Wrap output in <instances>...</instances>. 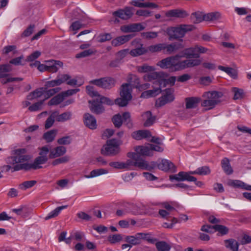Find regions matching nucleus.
Wrapping results in <instances>:
<instances>
[{
	"instance_id": "f257e3e1",
	"label": "nucleus",
	"mask_w": 251,
	"mask_h": 251,
	"mask_svg": "<svg viewBox=\"0 0 251 251\" xmlns=\"http://www.w3.org/2000/svg\"><path fill=\"white\" fill-rule=\"evenodd\" d=\"M201 63V59H186L181 61L178 54H176L158 61L156 65L163 69H169L172 71H177L198 66Z\"/></svg>"
},
{
	"instance_id": "f03ea898",
	"label": "nucleus",
	"mask_w": 251,
	"mask_h": 251,
	"mask_svg": "<svg viewBox=\"0 0 251 251\" xmlns=\"http://www.w3.org/2000/svg\"><path fill=\"white\" fill-rule=\"evenodd\" d=\"M164 75L162 72H151L144 75V80L147 81H151L154 80V85L158 86V87L153 86L152 90L146 91L143 92L141 97L143 98H148L151 97H154L159 94L161 92V86L162 84H165Z\"/></svg>"
},
{
	"instance_id": "7ed1b4c3",
	"label": "nucleus",
	"mask_w": 251,
	"mask_h": 251,
	"mask_svg": "<svg viewBox=\"0 0 251 251\" xmlns=\"http://www.w3.org/2000/svg\"><path fill=\"white\" fill-rule=\"evenodd\" d=\"M132 88L129 83H124L121 86L120 98L115 99L114 101L109 98L103 96H100V103L112 105L114 103L120 107H124L127 105L129 101L132 99Z\"/></svg>"
},
{
	"instance_id": "20e7f679",
	"label": "nucleus",
	"mask_w": 251,
	"mask_h": 251,
	"mask_svg": "<svg viewBox=\"0 0 251 251\" xmlns=\"http://www.w3.org/2000/svg\"><path fill=\"white\" fill-rule=\"evenodd\" d=\"M25 152L26 150L25 149L16 150L15 151V155L6 158L5 161L7 165H3L1 167V171L2 172H8L11 169L12 172L24 170V169H17V168L22 166L23 161L29 158L28 156H22V154H25Z\"/></svg>"
},
{
	"instance_id": "39448f33",
	"label": "nucleus",
	"mask_w": 251,
	"mask_h": 251,
	"mask_svg": "<svg viewBox=\"0 0 251 251\" xmlns=\"http://www.w3.org/2000/svg\"><path fill=\"white\" fill-rule=\"evenodd\" d=\"M223 96V94L221 92L216 91L206 92L202 95L204 100L201 102V105L208 107V109H211L221 102L220 99Z\"/></svg>"
},
{
	"instance_id": "423d86ee",
	"label": "nucleus",
	"mask_w": 251,
	"mask_h": 251,
	"mask_svg": "<svg viewBox=\"0 0 251 251\" xmlns=\"http://www.w3.org/2000/svg\"><path fill=\"white\" fill-rule=\"evenodd\" d=\"M121 142L115 139L108 140L101 149V153L106 156H115L120 152Z\"/></svg>"
},
{
	"instance_id": "0eeeda50",
	"label": "nucleus",
	"mask_w": 251,
	"mask_h": 251,
	"mask_svg": "<svg viewBox=\"0 0 251 251\" xmlns=\"http://www.w3.org/2000/svg\"><path fill=\"white\" fill-rule=\"evenodd\" d=\"M22 156H28L29 158L26 160L23 161L22 166L17 168V169H24L25 171H28L31 169H34L35 170L41 168H42V166L39 165L45 163L48 160V158L39 156L35 159L33 163H29L28 161L31 158V156L29 155H25L24 154H22Z\"/></svg>"
},
{
	"instance_id": "6e6552de",
	"label": "nucleus",
	"mask_w": 251,
	"mask_h": 251,
	"mask_svg": "<svg viewBox=\"0 0 251 251\" xmlns=\"http://www.w3.org/2000/svg\"><path fill=\"white\" fill-rule=\"evenodd\" d=\"M71 116L72 113L69 111L65 112L61 114H59L58 111H54L47 119L45 126H52L55 120L60 122L66 121L70 120Z\"/></svg>"
},
{
	"instance_id": "1a4fd4ad",
	"label": "nucleus",
	"mask_w": 251,
	"mask_h": 251,
	"mask_svg": "<svg viewBox=\"0 0 251 251\" xmlns=\"http://www.w3.org/2000/svg\"><path fill=\"white\" fill-rule=\"evenodd\" d=\"M90 82L102 88L109 89L115 86L116 80L113 78L110 77H104L99 79H93L90 81Z\"/></svg>"
},
{
	"instance_id": "9d476101",
	"label": "nucleus",
	"mask_w": 251,
	"mask_h": 251,
	"mask_svg": "<svg viewBox=\"0 0 251 251\" xmlns=\"http://www.w3.org/2000/svg\"><path fill=\"white\" fill-rule=\"evenodd\" d=\"M127 156L132 159H128L125 162H124V169L129 170L131 169L132 166H135L141 169V167L143 166L142 163V159L139 158L137 153L128 152Z\"/></svg>"
},
{
	"instance_id": "9b49d317",
	"label": "nucleus",
	"mask_w": 251,
	"mask_h": 251,
	"mask_svg": "<svg viewBox=\"0 0 251 251\" xmlns=\"http://www.w3.org/2000/svg\"><path fill=\"white\" fill-rule=\"evenodd\" d=\"M186 102V109L179 112V115L184 118H189L190 116L187 115L188 109L196 108L200 101V99L198 97H189L185 99Z\"/></svg>"
},
{
	"instance_id": "f8f14e48",
	"label": "nucleus",
	"mask_w": 251,
	"mask_h": 251,
	"mask_svg": "<svg viewBox=\"0 0 251 251\" xmlns=\"http://www.w3.org/2000/svg\"><path fill=\"white\" fill-rule=\"evenodd\" d=\"M133 8L126 7L124 9H120L113 12L114 16L117 17L122 20H127L129 19L133 15Z\"/></svg>"
},
{
	"instance_id": "ddd939ff",
	"label": "nucleus",
	"mask_w": 251,
	"mask_h": 251,
	"mask_svg": "<svg viewBox=\"0 0 251 251\" xmlns=\"http://www.w3.org/2000/svg\"><path fill=\"white\" fill-rule=\"evenodd\" d=\"M166 33L169 36V39H177L184 36V32L181 30L180 26L169 27L166 29Z\"/></svg>"
},
{
	"instance_id": "4468645a",
	"label": "nucleus",
	"mask_w": 251,
	"mask_h": 251,
	"mask_svg": "<svg viewBox=\"0 0 251 251\" xmlns=\"http://www.w3.org/2000/svg\"><path fill=\"white\" fill-rule=\"evenodd\" d=\"M145 26L141 23L130 24L120 27L121 31L123 33L135 32L144 30Z\"/></svg>"
},
{
	"instance_id": "2eb2a0df",
	"label": "nucleus",
	"mask_w": 251,
	"mask_h": 251,
	"mask_svg": "<svg viewBox=\"0 0 251 251\" xmlns=\"http://www.w3.org/2000/svg\"><path fill=\"white\" fill-rule=\"evenodd\" d=\"M165 93L164 96L160 98L157 101V104L158 106H162L167 103L171 102L175 99L173 90L166 89Z\"/></svg>"
},
{
	"instance_id": "dca6fc26",
	"label": "nucleus",
	"mask_w": 251,
	"mask_h": 251,
	"mask_svg": "<svg viewBox=\"0 0 251 251\" xmlns=\"http://www.w3.org/2000/svg\"><path fill=\"white\" fill-rule=\"evenodd\" d=\"M182 54H178L179 60L182 57L187 59H199L200 55L196 53L195 47L184 49L181 52Z\"/></svg>"
},
{
	"instance_id": "f3484780",
	"label": "nucleus",
	"mask_w": 251,
	"mask_h": 251,
	"mask_svg": "<svg viewBox=\"0 0 251 251\" xmlns=\"http://www.w3.org/2000/svg\"><path fill=\"white\" fill-rule=\"evenodd\" d=\"M171 180H176L177 181H192L196 180V177L190 175L189 172H180L177 175L170 176Z\"/></svg>"
},
{
	"instance_id": "a211bd4d",
	"label": "nucleus",
	"mask_w": 251,
	"mask_h": 251,
	"mask_svg": "<svg viewBox=\"0 0 251 251\" xmlns=\"http://www.w3.org/2000/svg\"><path fill=\"white\" fill-rule=\"evenodd\" d=\"M131 136L133 139L137 140L143 139L149 140V139L151 137V133L148 130H139L132 132Z\"/></svg>"
},
{
	"instance_id": "6ab92c4d",
	"label": "nucleus",
	"mask_w": 251,
	"mask_h": 251,
	"mask_svg": "<svg viewBox=\"0 0 251 251\" xmlns=\"http://www.w3.org/2000/svg\"><path fill=\"white\" fill-rule=\"evenodd\" d=\"M227 184L234 188H241L251 191V185H248L239 180L230 179L228 181Z\"/></svg>"
},
{
	"instance_id": "aec40b11",
	"label": "nucleus",
	"mask_w": 251,
	"mask_h": 251,
	"mask_svg": "<svg viewBox=\"0 0 251 251\" xmlns=\"http://www.w3.org/2000/svg\"><path fill=\"white\" fill-rule=\"evenodd\" d=\"M184 45L181 43L175 42L169 45L164 43V50L167 54H172L176 51L184 48Z\"/></svg>"
},
{
	"instance_id": "412c9836",
	"label": "nucleus",
	"mask_w": 251,
	"mask_h": 251,
	"mask_svg": "<svg viewBox=\"0 0 251 251\" xmlns=\"http://www.w3.org/2000/svg\"><path fill=\"white\" fill-rule=\"evenodd\" d=\"M165 15L168 17L184 18L187 17L188 14L185 10L176 9L167 11Z\"/></svg>"
},
{
	"instance_id": "4be33fe9",
	"label": "nucleus",
	"mask_w": 251,
	"mask_h": 251,
	"mask_svg": "<svg viewBox=\"0 0 251 251\" xmlns=\"http://www.w3.org/2000/svg\"><path fill=\"white\" fill-rule=\"evenodd\" d=\"M134 149L136 151L135 153H137L140 158H141V155L148 156L153 155V153H151V150L150 146H138L135 147Z\"/></svg>"
},
{
	"instance_id": "5701e85b",
	"label": "nucleus",
	"mask_w": 251,
	"mask_h": 251,
	"mask_svg": "<svg viewBox=\"0 0 251 251\" xmlns=\"http://www.w3.org/2000/svg\"><path fill=\"white\" fill-rule=\"evenodd\" d=\"M66 151V147L62 146H58L50 151L49 158L53 159L61 156L65 154Z\"/></svg>"
},
{
	"instance_id": "b1692460",
	"label": "nucleus",
	"mask_w": 251,
	"mask_h": 251,
	"mask_svg": "<svg viewBox=\"0 0 251 251\" xmlns=\"http://www.w3.org/2000/svg\"><path fill=\"white\" fill-rule=\"evenodd\" d=\"M132 37L133 36L132 35H126L118 36L112 41L111 44L114 47H117L128 42Z\"/></svg>"
},
{
	"instance_id": "393cba45",
	"label": "nucleus",
	"mask_w": 251,
	"mask_h": 251,
	"mask_svg": "<svg viewBox=\"0 0 251 251\" xmlns=\"http://www.w3.org/2000/svg\"><path fill=\"white\" fill-rule=\"evenodd\" d=\"M175 168V165L172 162L165 159H162L158 164V168L165 172L173 170Z\"/></svg>"
},
{
	"instance_id": "a878e982",
	"label": "nucleus",
	"mask_w": 251,
	"mask_h": 251,
	"mask_svg": "<svg viewBox=\"0 0 251 251\" xmlns=\"http://www.w3.org/2000/svg\"><path fill=\"white\" fill-rule=\"evenodd\" d=\"M130 4L138 7L141 8H155L158 7V5L153 2H141L139 0H132Z\"/></svg>"
},
{
	"instance_id": "bb28decb",
	"label": "nucleus",
	"mask_w": 251,
	"mask_h": 251,
	"mask_svg": "<svg viewBox=\"0 0 251 251\" xmlns=\"http://www.w3.org/2000/svg\"><path fill=\"white\" fill-rule=\"evenodd\" d=\"M225 247L231 251H238L239 244L233 239H229L224 241Z\"/></svg>"
},
{
	"instance_id": "cd10ccee",
	"label": "nucleus",
	"mask_w": 251,
	"mask_h": 251,
	"mask_svg": "<svg viewBox=\"0 0 251 251\" xmlns=\"http://www.w3.org/2000/svg\"><path fill=\"white\" fill-rule=\"evenodd\" d=\"M143 119L146 121L144 126H150L154 124L155 117L153 116L150 111H148L142 115Z\"/></svg>"
},
{
	"instance_id": "c85d7f7f",
	"label": "nucleus",
	"mask_w": 251,
	"mask_h": 251,
	"mask_svg": "<svg viewBox=\"0 0 251 251\" xmlns=\"http://www.w3.org/2000/svg\"><path fill=\"white\" fill-rule=\"evenodd\" d=\"M221 15L219 12L208 13L203 15L204 21H211L218 20L221 18Z\"/></svg>"
},
{
	"instance_id": "c756f323",
	"label": "nucleus",
	"mask_w": 251,
	"mask_h": 251,
	"mask_svg": "<svg viewBox=\"0 0 251 251\" xmlns=\"http://www.w3.org/2000/svg\"><path fill=\"white\" fill-rule=\"evenodd\" d=\"M12 70L11 66L9 64L0 65V78L7 77L8 73Z\"/></svg>"
},
{
	"instance_id": "7c9ffc66",
	"label": "nucleus",
	"mask_w": 251,
	"mask_h": 251,
	"mask_svg": "<svg viewBox=\"0 0 251 251\" xmlns=\"http://www.w3.org/2000/svg\"><path fill=\"white\" fill-rule=\"evenodd\" d=\"M221 165L223 169L227 175L232 174L233 170L230 165L229 160L227 158H224L222 159Z\"/></svg>"
},
{
	"instance_id": "2f4dec72",
	"label": "nucleus",
	"mask_w": 251,
	"mask_h": 251,
	"mask_svg": "<svg viewBox=\"0 0 251 251\" xmlns=\"http://www.w3.org/2000/svg\"><path fill=\"white\" fill-rule=\"evenodd\" d=\"M125 240L129 245H131V247L132 246L140 245L141 243V241H140L137 233L134 236H126Z\"/></svg>"
},
{
	"instance_id": "473e14b6",
	"label": "nucleus",
	"mask_w": 251,
	"mask_h": 251,
	"mask_svg": "<svg viewBox=\"0 0 251 251\" xmlns=\"http://www.w3.org/2000/svg\"><path fill=\"white\" fill-rule=\"evenodd\" d=\"M218 69L221 71L226 72L232 78L235 79L237 77V72L236 70L231 67H226L223 66H219Z\"/></svg>"
},
{
	"instance_id": "72a5a7b5",
	"label": "nucleus",
	"mask_w": 251,
	"mask_h": 251,
	"mask_svg": "<svg viewBox=\"0 0 251 251\" xmlns=\"http://www.w3.org/2000/svg\"><path fill=\"white\" fill-rule=\"evenodd\" d=\"M210 169L208 166H203L201 167L198 168L195 171H190L189 174L190 175L194 174H198L199 175H207L210 173Z\"/></svg>"
},
{
	"instance_id": "f704fd0d",
	"label": "nucleus",
	"mask_w": 251,
	"mask_h": 251,
	"mask_svg": "<svg viewBox=\"0 0 251 251\" xmlns=\"http://www.w3.org/2000/svg\"><path fill=\"white\" fill-rule=\"evenodd\" d=\"M108 173V171L104 169H95L92 171L90 175H84V177L87 178H90L94 177H96L99 176L101 175L105 174Z\"/></svg>"
},
{
	"instance_id": "c9c22d12",
	"label": "nucleus",
	"mask_w": 251,
	"mask_h": 251,
	"mask_svg": "<svg viewBox=\"0 0 251 251\" xmlns=\"http://www.w3.org/2000/svg\"><path fill=\"white\" fill-rule=\"evenodd\" d=\"M65 97L63 94V93H61L56 96L53 97L49 101V105H55L60 104L64 100Z\"/></svg>"
},
{
	"instance_id": "e433bc0d",
	"label": "nucleus",
	"mask_w": 251,
	"mask_h": 251,
	"mask_svg": "<svg viewBox=\"0 0 251 251\" xmlns=\"http://www.w3.org/2000/svg\"><path fill=\"white\" fill-rule=\"evenodd\" d=\"M43 89V88L37 89L30 93L26 97L27 99L29 100H32L41 97L44 94Z\"/></svg>"
},
{
	"instance_id": "4c0bfd02",
	"label": "nucleus",
	"mask_w": 251,
	"mask_h": 251,
	"mask_svg": "<svg viewBox=\"0 0 251 251\" xmlns=\"http://www.w3.org/2000/svg\"><path fill=\"white\" fill-rule=\"evenodd\" d=\"M83 121L85 126H96V119L89 113H86L84 115Z\"/></svg>"
},
{
	"instance_id": "58836bf2",
	"label": "nucleus",
	"mask_w": 251,
	"mask_h": 251,
	"mask_svg": "<svg viewBox=\"0 0 251 251\" xmlns=\"http://www.w3.org/2000/svg\"><path fill=\"white\" fill-rule=\"evenodd\" d=\"M142 46L143 45H141L140 47L131 50L129 52V54L131 56L135 57L143 55L147 53L148 52V50L145 48H143Z\"/></svg>"
},
{
	"instance_id": "ea45409f",
	"label": "nucleus",
	"mask_w": 251,
	"mask_h": 251,
	"mask_svg": "<svg viewBox=\"0 0 251 251\" xmlns=\"http://www.w3.org/2000/svg\"><path fill=\"white\" fill-rule=\"evenodd\" d=\"M67 207V205H63L57 207L55 209H54L53 210L51 211L50 213H49L48 216L45 217V220H48L50 219L56 217L57 216H58V215L59 214V213L62 210L65 209Z\"/></svg>"
},
{
	"instance_id": "a19ab883",
	"label": "nucleus",
	"mask_w": 251,
	"mask_h": 251,
	"mask_svg": "<svg viewBox=\"0 0 251 251\" xmlns=\"http://www.w3.org/2000/svg\"><path fill=\"white\" fill-rule=\"evenodd\" d=\"M158 251H169L171 246L165 241H158L155 243Z\"/></svg>"
},
{
	"instance_id": "79ce46f5",
	"label": "nucleus",
	"mask_w": 251,
	"mask_h": 251,
	"mask_svg": "<svg viewBox=\"0 0 251 251\" xmlns=\"http://www.w3.org/2000/svg\"><path fill=\"white\" fill-rule=\"evenodd\" d=\"M137 235L139 236L140 241L143 239L151 244H154L157 240L156 238H151L149 233L139 232L137 233Z\"/></svg>"
},
{
	"instance_id": "37998d69",
	"label": "nucleus",
	"mask_w": 251,
	"mask_h": 251,
	"mask_svg": "<svg viewBox=\"0 0 251 251\" xmlns=\"http://www.w3.org/2000/svg\"><path fill=\"white\" fill-rule=\"evenodd\" d=\"M148 52L151 53L157 52L164 50V43H159L150 46L148 49Z\"/></svg>"
},
{
	"instance_id": "c03bdc74",
	"label": "nucleus",
	"mask_w": 251,
	"mask_h": 251,
	"mask_svg": "<svg viewBox=\"0 0 251 251\" xmlns=\"http://www.w3.org/2000/svg\"><path fill=\"white\" fill-rule=\"evenodd\" d=\"M91 109L97 114L102 113L104 111V108L101 104L96 100L92 101Z\"/></svg>"
},
{
	"instance_id": "a18cd8bd",
	"label": "nucleus",
	"mask_w": 251,
	"mask_h": 251,
	"mask_svg": "<svg viewBox=\"0 0 251 251\" xmlns=\"http://www.w3.org/2000/svg\"><path fill=\"white\" fill-rule=\"evenodd\" d=\"M142 163H143V166L141 167V169L146 170L149 171H151V170L154 169L156 167H158V164L159 163L156 162H151L150 164H148L147 161L142 159Z\"/></svg>"
},
{
	"instance_id": "49530a36",
	"label": "nucleus",
	"mask_w": 251,
	"mask_h": 251,
	"mask_svg": "<svg viewBox=\"0 0 251 251\" xmlns=\"http://www.w3.org/2000/svg\"><path fill=\"white\" fill-rule=\"evenodd\" d=\"M155 70L153 66H149L147 64H144L142 66L137 67V71L140 73H150Z\"/></svg>"
},
{
	"instance_id": "de8ad7c7",
	"label": "nucleus",
	"mask_w": 251,
	"mask_h": 251,
	"mask_svg": "<svg viewBox=\"0 0 251 251\" xmlns=\"http://www.w3.org/2000/svg\"><path fill=\"white\" fill-rule=\"evenodd\" d=\"M36 183L37 181L36 180L25 181L19 184V188L22 190H25L32 187Z\"/></svg>"
},
{
	"instance_id": "09e8293b",
	"label": "nucleus",
	"mask_w": 251,
	"mask_h": 251,
	"mask_svg": "<svg viewBox=\"0 0 251 251\" xmlns=\"http://www.w3.org/2000/svg\"><path fill=\"white\" fill-rule=\"evenodd\" d=\"M56 133L57 131L56 130H50L45 133L43 137L47 142H50L54 140Z\"/></svg>"
},
{
	"instance_id": "8fccbe9b",
	"label": "nucleus",
	"mask_w": 251,
	"mask_h": 251,
	"mask_svg": "<svg viewBox=\"0 0 251 251\" xmlns=\"http://www.w3.org/2000/svg\"><path fill=\"white\" fill-rule=\"evenodd\" d=\"M232 91L234 94L233 99L234 100L241 99L244 97V91L242 89L233 87L232 89Z\"/></svg>"
},
{
	"instance_id": "3c124183",
	"label": "nucleus",
	"mask_w": 251,
	"mask_h": 251,
	"mask_svg": "<svg viewBox=\"0 0 251 251\" xmlns=\"http://www.w3.org/2000/svg\"><path fill=\"white\" fill-rule=\"evenodd\" d=\"M122 239L123 237L122 235L120 234L109 235L107 238L108 241L112 244L120 242Z\"/></svg>"
},
{
	"instance_id": "603ef678",
	"label": "nucleus",
	"mask_w": 251,
	"mask_h": 251,
	"mask_svg": "<svg viewBox=\"0 0 251 251\" xmlns=\"http://www.w3.org/2000/svg\"><path fill=\"white\" fill-rule=\"evenodd\" d=\"M158 35V32L155 31L144 32L141 33V36L143 39L151 40L156 38Z\"/></svg>"
},
{
	"instance_id": "864d4df0",
	"label": "nucleus",
	"mask_w": 251,
	"mask_h": 251,
	"mask_svg": "<svg viewBox=\"0 0 251 251\" xmlns=\"http://www.w3.org/2000/svg\"><path fill=\"white\" fill-rule=\"evenodd\" d=\"M96 52V50L93 49H88L77 53L75 55L77 58L86 57L89 56Z\"/></svg>"
},
{
	"instance_id": "5fc2aeb1",
	"label": "nucleus",
	"mask_w": 251,
	"mask_h": 251,
	"mask_svg": "<svg viewBox=\"0 0 251 251\" xmlns=\"http://www.w3.org/2000/svg\"><path fill=\"white\" fill-rule=\"evenodd\" d=\"M214 231H218L222 235H224L228 233L229 229L225 226L215 225H214Z\"/></svg>"
},
{
	"instance_id": "6e6d98bb",
	"label": "nucleus",
	"mask_w": 251,
	"mask_h": 251,
	"mask_svg": "<svg viewBox=\"0 0 251 251\" xmlns=\"http://www.w3.org/2000/svg\"><path fill=\"white\" fill-rule=\"evenodd\" d=\"M55 65L52 66H48L47 71L50 73H56L58 71L59 67L63 66V63L61 61H58L55 63Z\"/></svg>"
},
{
	"instance_id": "4d7b16f0",
	"label": "nucleus",
	"mask_w": 251,
	"mask_h": 251,
	"mask_svg": "<svg viewBox=\"0 0 251 251\" xmlns=\"http://www.w3.org/2000/svg\"><path fill=\"white\" fill-rule=\"evenodd\" d=\"M203 15L200 12L193 13L191 16V18L194 23H199L204 20L203 19Z\"/></svg>"
},
{
	"instance_id": "13d9d810",
	"label": "nucleus",
	"mask_w": 251,
	"mask_h": 251,
	"mask_svg": "<svg viewBox=\"0 0 251 251\" xmlns=\"http://www.w3.org/2000/svg\"><path fill=\"white\" fill-rule=\"evenodd\" d=\"M70 159V157L68 155H66L54 160L51 164L53 166H56L60 164L67 163Z\"/></svg>"
},
{
	"instance_id": "bf43d9fd",
	"label": "nucleus",
	"mask_w": 251,
	"mask_h": 251,
	"mask_svg": "<svg viewBox=\"0 0 251 251\" xmlns=\"http://www.w3.org/2000/svg\"><path fill=\"white\" fill-rule=\"evenodd\" d=\"M35 27V25H30L22 33L21 37H26L31 35L33 32Z\"/></svg>"
},
{
	"instance_id": "052dcab7",
	"label": "nucleus",
	"mask_w": 251,
	"mask_h": 251,
	"mask_svg": "<svg viewBox=\"0 0 251 251\" xmlns=\"http://www.w3.org/2000/svg\"><path fill=\"white\" fill-rule=\"evenodd\" d=\"M122 124L126 125L132 124L129 112H124L123 114Z\"/></svg>"
},
{
	"instance_id": "680f3d73",
	"label": "nucleus",
	"mask_w": 251,
	"mask_h": 251,
	"mask_svg": "<svg viewBox=\"0 0 251 251\" xmlns=\"http://www.w3.org/2000/svg\"><path fill=\"white\" fill-rule=\"evenodd\" d=\"M84 26L85 25L81 24L79 21H75L73 22L70 26V29L73 31H77Z\"/></svg>"
},
{
	"instance_id": "e2e57ef3",
	"label": "nucleus",
	"mask_w": 251,
	"mask_h": 251,
	"mask_svg": "<svg viewBox=\"0 0 251 251\" xmlns=\"http://www.w3.org/2000/svg\"><path fill=\"white\" fill-rule=\"evenodd\" d=\"M122 119L123 115L117 114L113 117L112 121L114 126H121L122 125Z\"/></svg>"
},
{
	"instance_id": "0e129e2a",
	"label": "nucleus",
	"mask_w": 251,
	"mask_h": 251,
	"mask_svg": "<svg viewBox=\"0 0 251 251\" xmlns=\"http://www.w3.org/2000/svg\"><path fill=\"white\" fill-rule=\"evenodd\" d=\"M88 94L92 97H100L99 93L94 90V87L92 86H87L86 88Z\"/></svg>"
},
{
	"instance_id": "69168bd1",
	"label": "nucleus",
	"mask_w": 251,
	"mask_h": 251,
	"mask_svg": "<svg viewBox=\"0 0 251 251\" xmlns=\"http://www.w3.org/2000/svg\"><path fill=\"white\" fill-rule=\"evenodd\" d=\"M44 100L36 102L28 107L30 111H36L40 110L43 103Z\"/></svg>"
},
{
	"instance_id": "338daca9",
	"label": "nucleus",
	"mask_w": 251,
	"mask_h": 251,
	"mask_svg": "<svg viewBox=\"0 0 251 251\" xmlns=\"http://www.w3.org/2000/svg\"><path fill=\"white\" fill-rule=\"evenodd\" d=\"M16 46L15 45L7 46L4 47L2 53L5 54H8L10 52L13 51V53L15 54L17 52Z\"/></svg>"
},
{
	"instance_id": "774afa93",
	"label": "nucleus",
	"mask_w": 251,
	"mask_h": 251,
	"mask_svg": "<svg viewBox=\"0 0 251 251\" xmlns=\"http://www.w3.org/2000/svg\"><path fill=\"white\" fill-rule=\"evenodd\" d=\"M71 77V76L68 74H59L57 76L60 85L69 80Z\"/></svg>"
}]
</instances>
